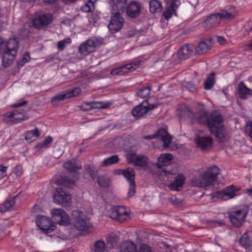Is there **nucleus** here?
I'll list each match as a JSON object with an SVG mask.
<instances>
[{
    "label": "nucleus",
    "mask_w": 252,
    "mask_h": 252,
    "mask_svg": "<svg viewBox=\"0 0 252 252\" xmlns=\"http://www.w3.org/2000/svg\"><path fill=\"white\" fill-rule=\"evenodd\" d=\"M136 250V245L130 241L123 242L120 247L121 252H135Z\"/></svg>",
    "instance_id": "c9c22d12"
},
{
    "label": "nucleus",
    "mask_w": 252,
    "mask_h": 252,
    "mask_svg": "<svg viewBox=\"0 0 252 252\" xmlns=\"http://www.w3.org/2000/svg\"><path fill=\"white\" fill-rule=\"evenodd\" d=\"M117 172L118 174L123 175L128 182L135 181V173L133 168L127 167L124 169H119Z\"/></svg>",
    "instance_id": "2f4dec72"
},
{
    "label": "nucleus",
    "mask_w": 252,
    "mask_h": 252,
    "mask_svg": "<svg viewBox=\"0 0 252 252\" xmlns=\"http://www.w3.org/2000/svg\"><path fill=\"white\" fill-rule=\"evenodd\" d=\"M18 195L14 196L12 198L7 199L2 204L0 205V212H5L13 209L15 203V199Z\"/></svg>",
    "instance_id": "72a5a7b5"
},
{
    "label": "nucleus",
    "mask_w": 252,
    "mask_h": 252,
    "mask_svg": "<svg viewBox=\"0 0 252 252\" xmlns=\"http://www.w3.org/2000/svg\"><path fill=\"white\" fill-rule=\"evenodd\" d=\"M13 173L17 176H20L23 174V167L21 165H17L13 171Z\"/></svg>",
    "instance_id": "6e6d98bb"
},
{
    "label": "nucleus",
    "mask_w": 252,
    "mask_h": 252,
    "mask_svg": "<svg viewBox=\"0 0 252 252\" xmlns=\"http://www.w3.org/2000/svg\"><path fill=\"white\" fill-rule=\"evenodd\" d=\"M215 73L212 72L210 73L204 83V88L206 90H210L212 88L215 84Z\"/></svg>",
    "instance_id": "a19ab883"
},
{
    "label": "nucleus",
    "mask_w": 252,
    "mask_h": 252,
    "mask_svg": "<svg viewBox=\"0 0 252 252\" xmlns=\"http://www.w3.org/2000/svg\"><path fill=\"white\" fill-rule=\"evenodd\" d=\"M94 0H86L85 3L81 6L80 9L84 12H91L94 9Z\"/></svg>",
    "instance_id": "79ce46f5"
},
{
    "label": "nucleus",
    "mask_w": 252,
    "mask_h": 252,
    "mask_svg": "<svg viewBox=\"0 0 252 252\" xmlns=\"http://www.w3.org/2000/svg\"><path fill=\"white\" fill-rule=\"evenodd\" d=\"M53 138L51 136H48L43 141V143L41 144L40 147H45L48 148L49 147L50 144L52 142Z\"/></svg>",
    "instance_id": "5fc2aeb1"
},
{
    "label": "nucleus",
    "mask_w": 252,
    "mask_h": 252,
    "mask_svg": "<svg viewBox=\"0 0 252 252\" xmlns=\"http://www.w3.org/2000/svg\"><path fill=\"white\" fill-rule=\"evenodd\" d=\"M97 182L101 188H107L109 186L108 180L104 177H98Z\"/></svg>",
    "instance_id": "8fccbe9b"
},
{
    "label": "nucleus",
    "mask_w": 252,
    "mask_h": 252,
    "mask_svg": "<svg viewBox=\"0 0 252 252\" xmlns=\"http://www.w3.org/2000/svg\"><path fill=\"white\" fill-rule=\"evenodd\" d=\"M149 8L151 13H159L162 9L161 2L157 0H151L149 2Z\"/></svg>",
    "instance_id": "e433bc0d"
},
{
    "label": "nucleus",
    "mask_w": 252,
    "mask_h": 252,
    "mask_svg": "<svg viewBox=\"0 0 252 252\" xmlns=\"http://www.w3.org/2000/svg\"><path fill=\"white\" fill-rule=\"evenodd\" d=\"M36 223L39 228L45 233H50L55 228V225L51 220L44 216H37Z\"/></svg>",
    "instance_id": "2eb2a0df"
},
{
    "label": "nucleus",
    "mask_w": 252,
    "mask_h": 252,
    "mask_svg": "<svg viewBox=\"0 0 252 252\" xmlns=\"http://www.w3.org/2000/svg\"><path fill=\"white\" fill-rule=\"evenodd\" d=\"M27 103H28L27 101L24 100L21 102H18V103H16L14 104L13 105V106L14 107H21V106H25V105H27Z\"/></svg>",
    "instance_id": "052dcab7"
},
{
    "label": "nucleus",
    "mask_w": 252,
    "mask_h": 252,
    "mask_svg": "<svg viewBox=\"0 0 252 252\" xmlns=\"http://www.w3.org/2000/svg\"><path fill=\"white\" fill-rule=\"evenodd\" d=\"M92 102H84L80 106L81 110L84 111H88L92 109Z\"/></svg>",
    "instance_id": "603ef678"
},
{
    "label": "nucleus",
    "mask_w": 252,
    "mask_h": 252,
    "mask_svg": "<svg viewBox=\"0 0 252 252\" xmlns=\"http://www.w3.org/2000/svg\"><path fill=\"white\" fill-rule=\"evenodd\" d=\"M81 92V89L77 87L63 94H58L51 98V103L54 105H57L60 101L63 100L65 98H69L78 96Z\"/></svg>",
    "instance_id": "f3484780"
},
{
    "label": "nucleus",
    "mask_w": 252,
    "mask_h": 252,
    "mask_svg": "<svg viewBox=\"0 0 252 252\" xmlns=\"http://www.w3.org/2000/svg\"><path fill=\"white\" fill-rule=\"evenodd\" d=\"M57 0H43L44 3L48 4H52L56 2Z\"/></svg>",
    "instance_id": "338daca9"
},
{
    "label": "nucleus",
    "mask_w": 252,
    "mask_h": 252,
    "mask_svg": "<svg viewBox=\"0 0 252 252\" xmlns=\"http://www.w3.org/2000/svg\"><path fill=\"white\" fill-rule=\"evenodd\" d=\"M7 166L0 165V180H4L6 177Z\"/></svg>",
    "instance_id": "864d4df0"
},
{
    "label": "nucleus",
    "mask_w": 252,
    "mask_h": 252,
    "mask_svg": "<svg viewBox=\"0 0 252 252\" xmlns=\"http://www.w3.org/2000/svg\"><path fill=\"white\" fill-rule=\"evenodd\" d=\"M241 245L246 249L252 250V231H247L244 233L239 239Z\"/></svg>",
    "instance_id": "bb28decb"
},
{
    "label": "nucleus",
    "mask_w": 252,
    "mask_h": 252,
    "mask_svg": "<svg viewBox=\"0 0 252 252\" xmlns=\"http://www.w3.org/2000/svg\"><path fill=\"white\" fill-rule=\"evenodd\" d=\"M106 251L105 243L102 240L96 241L94 244V252H105Z\"/></svg>",
    "instance_id": "c03bdc74"
},
{
    "label": "nucleus",
    "mask_w": 252,
    "mask_h": 252,
    "mask_svg": "<svg viewBox=\"0 0 252 252\" xmlns=\"http://www.w3.org/2000/svg\"><path fill=\"white\" fill-rule=\"evenodd\" d=\"M186 178L182 174H178L175 177L174 181L170 183L168 187L170 190L180 191L185 182Z\"/></svg>",
    "instance_id": "b1692460"
},
{
    "label": "nucleus",
    "mask_w": 252,
    "mask_h": 252,
    "mask_svg": "<svg viewBox=\"0 0 252 252\" xmlns=\"http://www.w3.org/2000/svg\"><path fill=\"white\" fill-rule=\"evenodd\" d=\"M219 173L220 169L217 166H211L203 174L199 176V178L196 180V183L194 185L207 189L208 187L212 186V183L217 179Z\"/></svg>",
    "instance_id": "7ed1b4c3"
},
{
    "label": "nucleus",
    "mask_w": 252,
    "mask_h": 252,
    "mask_svg": "<svg viewBox=\"0 0 252 252\" xmlns=\"http://www.w3.org/2000/svg\"><path fill=\"white\" fill-rule=\"evenodd\" d=\"M26 63H25V61H23L22 59H21L20 61H19L18 62V63H17V66H18V68L19 69H20L21 67H22L24 65V64Z\"/></svg>",
    "instance_id": "69168bd1"
},
{
    "label": "nucleus",
    "mask_w": 252,
    "mask_h": 252,
    "mask_svg": "<svg viewBox=\"0 0 252 252\" xmlns=\"http://www.w3.org/2000/svg\"><path fill=\"white\" fill-rule=\"evenodd\" d=\"M119 239L115 234H110L107 237V244L110 248L117 247Z\"/></svg>",
    "instance_id": "ea45409f"
},
{
    "label": "nucleus",
    "mask_w": 252,
    "mask_h": 252,
    "mask_svg": "<svg viewBox=\"0 0 252 252\" xmlns=\"http://www.w3.org/2000/svg\"><path fill=\"white\" fill-rule=\"evenodd\" d=\"M126 0H111L109 3L113 11L116 12L124 11L125 9V4Z\"/></svg>",
    "instance_id": "473e14b6"
},
{
    "label": "nucleus",
    "mask_w": 252,
    "mask_h": 252,
    "mask_svg": "<svg viewBox=\"0 0 252 252\" xmlns=\"http://www.w3.org/2000/svg\"><path fill=\"white\" fill-rule=\"evenodd\" d=\"M247 205H243L233 208L228 212V218L235 227H240L246 221L249 211Z\"/></svg>",
    "instance_id": "f03ea898"
},
{
    "label": "nucleus",
    "mask_w": 252,
    "mask_h": 252,
    "mask_svg": "<svg viewBox=\"0 0 252 252\" xmlns=\"http://www.w3.org/2000/svg\"><path fill=\"white\" fill-rule=\"evenodd\" d=\"M223 122V119L221 114L212 112L209 115L206 125L208 126L210 132H212L213 130L222 126Z\"/></svg>",
    "instance_id": "dca6fc26"
},
{
    "label": "nucleus",
    "mask_w": 252,
    "mask_h": 252,
    "mask_svg": "<svg viewBox=\"0 0 252 252\" xmlns=\"http://www.w3.org/2000/svg\"><path fill=\"white\" fill-rule=\"evenodd\" d=\"M193 46L191 44H187L182 47L178 51V57L180 59H187L192 55Z\"/></svg>",
    "instance_id": "cd10ccee"
},
{
    "label": "nucleus",
    "mask_w": 252,
    "mask_h": 252,
    "mask_svg": "<svg viewBox=\"0 0 252 252\" xmlns=\"http://www.w3.org/2000/svg\"><path fill=\"white\" fill-rule=\"evenodd\" d=\"M151 93V88L150 87H143L140 89L137 92V95L138 97L145 98L147 96H148Z\"/></svg>",
    "instance_id": "49530a36"
},
{
    "label": "nucleus",
    "mask_w": 252,
    "mask_h": 252,
    "mask_svg": "<svg viewBox=\"0 0 252 252\" xmlns=\"http://www.w3.org/2000/svg\"><path fill=\"white\" fill-rule=\"evenodd\" d=\"M138 252H152L150 248L146 244H142L138 250Z\"/></svg>",
    "instance_id": "4d7b16f0"
},
{
    "label": "nucleus",
    "mask_w": 252,
    "mask_h": 252,
    "mask_svg": "<svg viewBox=\"0 0 252 252\" xmlns=\"http://www.w3.org/2000/svg\"><path fill=\"white\" fill-rule=\"evenodd\" d=\"M53 20V15L51 14H41L36 15L32 18L33 27L38 30L46 28Z\"/></svg>",
    "instance_id": "423d86ee"
},
{
    "label": "nucleus",
    "mask_w": 252,
    "mask_h": 252,
    "mask_svg": "<svg viewBox=\"0 0 252 252\" xmlns=\"http://www.w3.org/2000/svg\"><path fill=\"white\" fill-rule=\"evenodd\" d=\"M173 156L170 154H161L158 158V166L161 168L162 166L166 165L168 162L172 159Z\"/></svg>",
    "instance_id": "4c0bfd02"
},
{
    "label": "nucleus",
    "mask_w": 252,
    "mask_h": 252,
    "mask_svg": "<svg viewBox=\"0 0 252 252\" xmlns=\"http://www.w3.org/2000/svg\"><path fill=\"white\" fill-rule=\"evenodd\" d=\"M151 99H147L139 105L135 106L132 110V115L139 119L144 116L149 110H152L157 107L158 103L150 104Z\"/></svg>",
    "instance_id": "0eeeda50"
},
{
    "label": "nucleus",
    "mask_w": 252,
    "mask_h": 252,
    "mask_svg": "<svg viewBox=\"0 0 252 252\" xmlns=\"http://www.w3.org/2000/svg\"><path fill=\"white\" fill-rule=\"evenodd\" d=\"M71 40L70 38H66L63 40H60L58 42L57 47L59 50H63L67 44H70Z\"/></svg>",
    "instance_id": "09e8293b"
},
{
    "label": "nucleus",
    "mask_w": 252,
    "mask_h": 252,
    "mask_svg": "<svg viewBox=\"0 0 252 252\" xmlns=\"http://www.w3.org/2000/svg\"><path fill=\"white\" fill-rule=\"evenodd\" d=\"M166 3V7L162 15L166 20L170 18L173 14L177 15L176 10L180 5V2L178 0H164Z\"/></svg>",
    "instance_id": "6ab92c4d"
},
{
    "label": "nucleus",
    "mask_w": 252,
    "mask_h": 252,
    "mask_svg": "<svg viewBox=\"0 0 252 252\" xmlns=\"http://www.w3.org/2000/svg\"><path fill=\"white\" fill-rule=\"evenodd\" d=\"M40 135L39 131L37 127L34 129L29 130L26 132L25 134V139L29 142H31L36 139V138L38 137Z\"/></svg>",
    "instance_id": "58836bf2"
},
{
    "label": "nucleus",
    "mask_w": 252,
    "mask_h": 252,
    "mask_svg": "<svg viewBox=\"0 0 252 252\" xmlns=\"http://www.w3.org/2000/svg\"><path fill=\"white\" fill-rule=\"evenodd\" d=\"M233 16L226 11L211 14L204 21V24L208 29H211L218 26L221 19L230 20Z\"/></svg>",
    "instance_id": "39448f33"
},
{
    "label": "nucleus",
    "mask_w": 252,
    "mask_h": 252,
    "mask_svg": "<svg viewBox=\"0 0 252 252\" xmlns=\"http://www.w3.org/2000/svg\"><path fill=\"white\" fill-rule=\"evenodd\" d=\"M5 121L11 124H17L27 119L28 116L24 111L14 110L12 112H7L3 115Z\"/></svg>",
    "instance_id": "f8f14e48"
},
{
    "label": "nucleus",
    "mask_w": 252,
    "mask_h": 252,
    "mask_svg": "<svg viewBox=\"0 0 252 252\" xmlns=\"http://www.w3.org/2000/svg\"><path fill=\"white\" fill-rule=\"evenodd\" d=\"M18 49L19 43L16 38H10L5 42L0 37V53L2 54V64L4 67L12 63Z\"/></svg>",
    "instance_id": "f257e3e1"
},
{
    "label": "nucleus",
    "mask_w": 252,
    "mask_h": 252,
    "mask_svg": "<svg viewBox=\"0 0 252 252\" xmlns=\"http://www.w3.org/2000/svg\"><path fill=\"white\" fill-rule=\"evenodd\" d=\"M169 200L173 205L178 204L181 203L180 200L177 198L175 196H172L169 199Z\"/></svg>",
    "instance_id": "13d9d810"
},
{
    "label": "nucleus",
    "mask_w": 252,
    "mask_h": 252,
    "mask_svg": "<svg viewBox=\"0 0 252 252\" xmlns=\"http://www.w3.org/2000/svg\"><path fill=\"white\" fill-rule=\"evenodd\" d=\"M211 133L220 142H224L226 140L225 128L223 125L213 130Z\"/></svg>",
    "instance_id": "f704fd0d"
},
{
    "label": "nucleus",
    "mask_w": 252,
    "mask_h": 252,
    "mask_svg": "<svg viewBox=\"0 0 252 252\" xmlns=\"http://www.w3.org/2000/svg\"><path fill=\"white\" fill-rule=\"evenodd\" d=\"M66 4H69L75 2L77 0H63Z\"/></svg>",
    "instance_id": "774afa93"
},
{
    "label": "nucleus",
    "mask_w": 252,
    "mask_h": 252,
    "mask_svg": "<svg viewBox=\"0 0 252 252\" xmlns=\"http://www.w3.org/2000/svg\"><path fill=\"white\" fill-rule=\"evenodd\" d=\"M178 115L182 119L189 118L193 120V118L195 116V113L191 110L189 106L183 105L178 108Z\"/></svg>",
    "instance_id": "a878e982"
},
{
    "label": "nucleus",
    "mask_w": 252,
    "mask_h": 252,
    "mask_svg": "<svg viewBox=\"0 0 252 252\" xmlns=\"http://www.w3.org/2000/svg\"><path fill=\"white\" fill-rule=\"evenodd\" d=\"M124 23V19L119 12L112 14L108 28L111 32L114 33L119 32L122 28Z\"/></svg>",
    "instance_id": "9d476101"
},
{
    "label": "nucleus",
    "mask_w": 252,
    "mask_h": 252,
    "mask_svg": "<svg viewBox=\"0 0 252 252\" xmlns=\"http://www.w3.org/2000/svg\"><path fill=\"white\" fill-rule=\"evenodd\" d=\"M217 41L221 45H224L226 44V40L222 36H218Z\"/></svg>",
    "instance_id": "e2e57ef3"
},
{
    "label": "nucleus",
    "mask_w": 252,
    "mask_h": 252,
    "mask_svg": "<svg viewBox=\"0 0 252 252\" xmlns=\"http://www.w3.org/2000/svg\"><path fill=\"white\" fill-rule=\"evenodd\" d=\"M52 218L59 224L66 226L70 223L69 216L62 209H53L51 210Z\"/></svg>",
    "instance_id": "ddd939ff"
},
{
    "label": "nucleus",
    "mask_w": 252,
    "mask_h": 252,
    "mask_svg": "<svg viewBox=\"0 0 252 252\" xmlns=\"http://www.w3.org/2000/svg\"><path fill=\"white\" fill-rule=\"evenodd\" d=\"M61 184L64 187L67 188H72L75 185V181L73 179L67 178V177H61L60 180Z\"/></svg>",
    "instance_id": "a18cd8bd"
},
{
    "label": "nucleus",
    "mask_w": 252,
    "mask_h": 252,
    "mask_svg": "<svg viewBox=\"0 0 252 252\" xmlns=\"http://www.w3.org/2000/svg\"><path fill=\"white\" fill-rule=\"evenodd\" d=\"M126 159L129 163L133 164L135 166L143 168L148 166V158L144 155H137L134 152H129L126 155Z\"/></svg>",
    "instance_id": "6e6552de"
},
{
    "label": "nucleus",
    "mask_w": 252,
    "mask_h": 252,
    "mask_svg": "<svg viewBox=\"0 0 252 252\" xmlns=\"http://www.w3.org/2000/svg\"><path fill=\"white\" fill-rule=\"evenodd\" d=\"M146 139H152L155 138H159L163 143V147L166 148L171 143L172 138L168 133L167 131L164 128H160L154 134L146 136L145 137Z\"/></svg>",
    "instance_id": "a211bd4d"
},
{
    "label": "nucleus",
    "mask_w": 252,
    "mask_h": 252,
    "mask_svg": "<svg viewBox=\"0 0 252 252\" xmlns=\"http://www.w3.org/2000/svg\"><path fill=\"white\" fill-rule=\"evenodd\" d=\"M237 92L240 98L242 99H247L252 95V90L248 88L242 82L238 84Z\"/></svg>",
    "instance_id": "c756f323"
},
{
    "label": "nucleus",
    "mask_w": 252,
    "mask_h": 252,
    "mask_svg": "<svg viewBox=\"0 0 252 252\" xmlns=\"http://www.w3.org/2000/svg\"><path fill=\"white\" fill-rule=\"evenodd\" d=\"M30 56L28 52L25 53L22 58V59L25 61V63L28 62L30 60Z\"/></svg>",
    "instance_id": "680f3d73"
},
{
    "label": "nucleus",
    "mask_w": 252,
    "mask_h": 252,
    "mask_svg": "<svg viewBox=\"0 0 252 252\" xmlns=\"http://www.w3.org/2000/svg\"><path fill=\"white\" fill-rule=\"evenodd\" d=\"M110 105L109 103H103L100 101L92 102V109L106 108Z\"/></svg>",
    "instance_id": "de8ad7c7"
},
{
    "label": "nucleus",
    "mask_w": 252,
    "mask_h": 252,
    "mask_svg": "<svg viewBox=\"0 0 252 252\" xmlns=\"http://www.w3.org/2000/svg\"><path fill=\"white\" fill-rule=\"evenodd\" d=\"M247 126L249 130V136L252 138V122H250L249 124H247Z\"/></svg>",
    "instance_id": "0e129e2a"
},
{
    "label": "nucleus",
    "mask_w": 252,
    "mask_h": 252,
    "mask_svg": "<svg viewBox=\"0 0 252 252\" xmlns=\"http://www.w3.org/2000/svg\"><path fill=\"white\" fill-rule=\"evenodd\" d=\"M129 183V190L128 192V197H132L135 193L136 185L135 181L133 182H130Z\"/></svg>",
    "instance_id": "3c124183"
},
{
    "label": "nucleus",
    "mask_w": 252,
    "mask_h": 252,
    "mask_svg": "<svg viewBox=\"0 0 252 252\" xmlns=\"http://www.w3.org/2000/svg\"><path fill=\"white\" fill-rule=\"evenodd\" d=\"M140 64L139 61L131 63L122 65L118 68H115L112 70L111 74L112 75H123L125 73L132 71L137 68Z\"/></svg>",
    "instance_id": "aec40b11"
},
{
    "label": "nucleus",
    "mask_w": 252,
    "mask_h": 252,
    "mask_svg": "<svg viewBox=\"0 0 252 252\" xmlns=\"http://www.w3.org/2000/svg\"><path fill=\"white\" fill-rule=\"evenodd\" d=\"M196 143L198 147L204 151L212 147L213 139L210 136H199L196 138Z\"/></svg>",
    "instance_id": "393cba45"
},
{
    "label": "nucleus",
    "mask_w": 252,
    "mask_h": 252,
    "mask_svg": "<svg viewBox=\"0 0 252 252\" xmlns=\"http://www.w3.org/2000/svg\"><path fill=\"white\" fill-rule=\"evenodd\" d=\"M208 117V112L203 108L195 113L193 120H196L199 124L206 125Z\"/></svg>",
    "instance_id": "7c9ffc66"
},
{
    "label": "nucleus",
    "mask_w": 252,
    "mask_h": 252,
    "mask_svg": "<svg viewBox=\"0 0 252 252\" xmlns=\"http://www.w3.org/2000/svg\"><path fill=\"white\" fill-rule=\"evenodd\" d=\"M120 160L117 155H113L104 159L102 162L103 165L107 166L118 163Z\"/></svg>",
    "instance_id": "37998d69"
},
{
    "label": "nucleus",
    "mask_w": 252,
    "mask_h": 252,
    "mask_svg": "<svg viewBox=\"0 0 252 252\" xmlns=\"http://www.w3.org/2000/svg\"><path fill=\"white\" fill-rule=\"evenodd\" d=\"M109 216L112 219L123 222L129 217L128 213L123 206L114 207L109 212Z\"/></svg>",
    "instance_id": "4468645a"
},
{
    "label": "nucleus",
    "mask_w": 252,
    "mask_h": 252,
    "mask_svg": "<svg viewBox=\"0 0 252 252\" xmlns=\"http://www.w3.org/2000/svg\"><path fill=\"white\" fill-rule=\"evenodd\" d=\"M212 38H204L200 40L195 48L197 55H203L207 53L212 47Z\"/></svg>",
    "instance_id": "5701e85b"
},
{
    "label": "nucleus",
    "mask_w": 252,
    "mask_h": 252,
    "mask_svg": "<svg viewBox=\"0 0 252 252\" xmlns=\"http://www.w3.org/2000/svg\"><path fill=\"white\" fill-rule=\"evenodd\" d=\"M102 43V39H89L79 47L80 54L87 55L95 51V48Z\"/></svg>",
    "instance_id": "1a4fd4ad"
},
{
    "label": "nucleus",
    "mask_w": 252,
    "mask_h": 252,
    "mask_svg": "<svg viewBox=\"0 0 252 252\" xmlns=\"http://www.w3.org/2000/svg\"><path fill=\"white\" fill-rule=\"evenodd\" d=\"M243 48L245 51L252 50V38L251 39L250 43L244 45Z\"/></svg>",
    "instance_id": "bf43d9fd"
},
{
    "label": "nucleus",
    "mask_w": 252,
    "mask_h": 252,
    "mask_svg": "<svg viewBox=\"0 0 252 252\" xmlns=\"http://www.w3.org/2000/svg\"><path fill=\"white\" fill-rule=\"evenodd\" d=\"M54 202L56 204L61 205L63 207L69 206L71 202V196L70 194L62 188L56 189L54 195Z\"/></svg>",
    "instance_id": "9b49d317"
},
{
    "label": "nucleus",
    "mask_w": 252,
    "mask_h": 252,
    "mask_svg": "<svg viewBox=\"0 0 252 252\" xmlns=\"http://www.w3.org/2000/svg\"><path fill=\"white\" fill-rule=\"evenodd\" d=\"M64 168L69 172L76 173L82 168V165L77 162L76 159L72 158L67 160L63 164Z\"/></svg>",
    "instance_id": "c85d7f7f"
},
{
    "label": "nucleus",
    "mask_w": 252,
    "mask_h": 252,
    "mask_svg": "<svg viewBox=\"0 0 252 252\" xmlns=\"http://www.w3.org/2000/svg\"><path fill=\"white\" fill-rule=\"evenodd\" d=\"M241 188L239 186L231 185L226 187L222 191L216 192L215 196L218 198L227 197L232 198L237 195L236 192L239 191Z\"/></svg>",
    "instance_id": "412c9836"
},
{
    "label": "nucleus",
    "mask_w": 252,
    "mask_h": 252,
    "mask_svg": "<svg viewBox=\"0 0 252 252\" xmlns=\"http://www.w3.org/2000/svg\"><path fill=\"white\" fill-rule=\"evenodd\" d=\"M73 223L76 229L86 232L92 231V224L82 212L74 210L72 213Z\"/></svg>",
    "instance_id": "20e7f679"
},
{
    "label": "nucleus",
    "mask_w": 252,
    "mask_h": 252,
    "mask_svg": "<svg viewBox=\"0 0 252 252\" xmlns=\"http://www.w3.org/2000/svg\"><path fill=\"white\" fill-rule=\"evenodd\" d=\"M141 5L136 1H131L126 9V14L131 18L139 16L141 13Z\"/></svg>",
    "instance_id": "4be33fe9"
}]
</instances>
